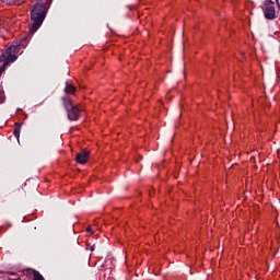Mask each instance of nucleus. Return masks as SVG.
<instances>
[{
	"mask_svg": "<svg viewBox=\"0 0 280 280\" xmlns=\"http://www.w3.org/2000/svg\"><path fill=\"white\" fill-rule=\"evenodd\" d=\"M47 16V5L45 3H36L31 11L32 25L30 27V34H36L43 25Z\"/></svg>",
	"mask_w": 280,
	"mask_h": 280,
	"instance_id": "f257e3e1",
	"label": "nucleus"
},
{
	"mask_svg": "<svg viewBox=\"0 0 280 280\" xmlns=\"http://www.w3.org/2000/svg\"><path fill=\"white\" fill-rule=\"evenodd\" d=\"M62 106L67 112L69 121H78L80 119V108L78 105H73L71 96L66 94L61 97Z\"/></svg>",
	"mask_w": 280,
	"mask_h": 280,
	"instance_id": "f03ea898",
	"label": "nucleus"
},
{
	"mask_svg": "<svg viewBox=\"0 0 280 280\" xmlns=\"http://www.w3.org/2000/svg\"><path fill=\"white\" fill-rule=\"evenodd\" d=\"M19 54V46H10L2 55L0 56V62H3L2 66H0V77L3 74V71H5V66L10 65V62H14L16 56Z\"/></svg>",
	"mask_w": 280,
	"mask_h": 280,
	"instance_id": "7ed1b4c3",
	"label": "nucleus"
},
{
	"mask_svg": "<svg viewBox=\"0 0 280 280\" xmlns=\"http://www.w3.org/2000/svg\"><path fill=\"white\" fill-rule=\"evenodd\" d=\"M262 12L265 19L268 21H275V19H277V11L275 10V2L272 0H266L264 2Z\"/></svg>",
	"mask_w": 280,
	"mask_h": 280,
	"instance_id": "20e7f679",
	"label": "nucleus"
},
{
	"mask_svg": "<svg viewBox=\"0 0 280 280\" xmlns=\"http://www.w3.org/2000/svg\"><path fill=\"white\" fill-rule=\"evenodd\" d=\"M89 156H91V152L82 150L77 154L75 161L77 163H80V165H85V163L89 161Z\"/></svg>",
	"mask_w": 280,
	"mask_h": 280,
	"instance_id": "39448f33",
	"label": "nucleus"
},
{
	"mask_svg": "<svg viewBox=\"0 0 280 280\" xmlns=\"http://www.w3.org/2000/svg\"><path fill=\"white\" fill-rule=\"evenodd\" d=\"M23 126V122H15L14 124V131L13 135L15 139L19 141L21 139V127Z\"/></svg>",
	"mask_w": 280,
	"mask_h": 280,
	"instance_id": "423d86ee",
	"label": "nucleus"
},
{
	"mask_svg": "<svg viewBox=\"0 0 280 280\" xmlns=\"http://www.w3.org/2000/svg\"><path fill=\"white\" fill-rule=\"evenodd\" d=\"M75 91H77L75 86H73L72 84L66 83L65 92L67 93V95H69V93H75Z\"/></svg>",
	"mask_w": 280,
	"mask_h": 280,
	"instance_id": "0eeeda50",
	"label": "nucleus"
},
{
	"mask_svg": "<svg viewBox=\"0 0 280 280\" xmlns=\"http://www.w3.org/2000/svg\"><path fill=\"white\" fill-rule=\"evenodd\" d=\"M33 277H34V280H45L43 275H40V272H38V271H34Z\"/></svg>",
	"mask_w": 280,
	"mask_h": 280,
	"instance_id": "6e6552de",
	"label": "nucleus"
},
{
	"mask_svg": "<svg viewBox=\"0 0 280 280\" xmlns=\"http://www.w3.org/2000/svg\"><path fill=\"white\" fill-rule=\"evenodd\" d=\"M3 3H9L10 5H12V3H18L21 4L23 3L22 0H1Z\"/></svg>",
	"mask_w": 280,
	"mask_h": 280,
	"instance_id": "1a4fd4ad",
	"label": "nucleus"
},
{
	"mask_svg": "<svg viewBox=\"0 0 280 280\" xmlns=\"http://www.w3.org/2000/svg\"><path fill=\"white\" fill-rule=\"evenodd\" d=\"M3 102H5V93L3 90H0V104H3Z\"/></svg>",
	"mask_w": 280,
	"mask_h": 280,
	"instance_id": "9d476101",
	"label": "nucleus"
},
{
	"mask_svg": "<svg viewBox=\"0 0 280 280\" xmlns=\"http://www.w3.org/2000/svg\"><path fill=\"white\" fill-rule=\"evenodd\" d=\"M86 232H88V233H93V230H92L91 228H88V229H86Z\"/></svg>",
	"mask_w": 280,
	"mask_h": 280,
	"instance_id": "9b49d317",
	"label": "nucleus"
},
{
	"mask_svg": "<svg viewBox=\"0 0 280 280\" xmlns=\"http://www.w3.org/2000/svg\"><path fill=\"white\" fill-rule=\"evenodd\" d=\"M90 249L93 252V250H95V245H92L91 247H90Z\"/></svg>",
	"mask_w": 280,
	"mask_h": 280,
	"instance_id": "f8f14e48",
	"label": "nucleus"
},
{
	"mask_svg": "<svg viewBox=\"0 0 280 280\" xmlns=\"http://www.w3.org/2000/svg\"><path fill=\"white\" fill-rule=\"evenodd\" d=\"M25 39H23L22 42H20V44H19V46L20 47H23V42H24Z\"/></svg>",
	"mask_w": 280,
	"mask_h": 280,
	"instance_id": "ddd939ff",
	"label": "nucleus"
},
{
	"mask_svg": "<svg viewBox=\"0 0 280 280\" xmlns=\"http://www.w3.org/2000/svg\"><path fill=\"white\" fill-rule=\"evenodd\" d=\"M129 10H132V7H129Z\"/></svg>",
	"mask_w": 280,
	"mask_h": 280,
	"instance_id": "4468645a",
	"label": "nucleus"
}]
</instances>
